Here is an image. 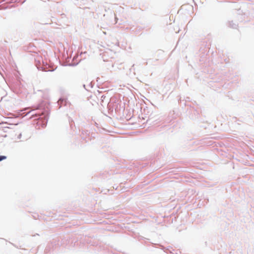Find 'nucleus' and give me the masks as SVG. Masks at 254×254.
Masks as SVG:
<instances>
[{"label":"nucleus","instance_id":"obj_1","mask_svg":"<svg viewBox=\"0 0 254 254\" xmlns=\"http://www.w3.org/2000/svg\"><path fill=\"white\" fill-rule=\"evenodd\" d=\"M6 158L5 156H0V161L4 160Z\"/></svg>","mask_w":254,"mask_h":254}]
</instances>
